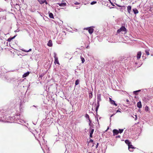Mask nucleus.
I'll use <instances>...</instances> for the list:
<instances>
[{"label":"nucleus","instance_id":"obj_1","mask_svg":"<svg viewBox=\"0 0 153 153\" xmlns=\"http://www.w3.org/2000/svg\"><path fill=\"white\" fill-rule=\"evenodd\" d=\"M126 29L124 27H122L120 29H118L117 31V33H120L121 32H125V33L126 32Z\"/></svg>","mask_w":153,"mask_h":153},{"label":"nucleus","instance_id":"obj_2","mask_svg":"<svg viewBox=\"0 0 153 153\" xmlns=\"http://www.w3.org/2000/svg\"><path fill=\"white\" fill-rule=\"evenodd\" d=\"M97 103H98V105L96 108V111L97 110V108L99 106V103L100 101L101 100V95L100 94H98L97 96Z\"/></svg>","mask_w":153,"mask_h":153},{"label":"nucleus","instance_id":"obj_3","mask_svg":"<svg viewBox=\"0 0 153 153\" xmlns=\"http://www.w3.org/2000/svg\"><path fill=\"white\" fill-rule=\"evenodd\" d=\"M84 30H88L89 33L90 34L92 33L94 31V29L91 27L85 28Z\"/></svg>","mask_w":153,"mask_h":153},{"label":"nucleus","instance_id":"obj_4","mask_svg":"<svg viewBox=\"0 0 153 153\" xmlns=\"http://www.w3.org/2000/svg\"><path fill=\"white\" fill-rule=\"evenodd\" d=\"M54 58L55 59L54 63L56 64H59V61L58 60V58L56 56V54L55 53H54Z\"/></svg>","mask_w":153,"mask_h":153},{"label":"nucleus","instance_id":"obj_5","mask_svg":"<svg viewBox=\"0 0 153 153\" xmlns=\"http://www.w3.org/2000/svg\"><path fill=\"white\" fill-rule=\"evenodd\" d=\"M60 7H64L66 6V3L64 1H62L61 3H58L57 4Z\"/></svg>","mask_w":153,"mask_h":153},{"label":"nucleus","instance_id":"obj_6","mask_svg":"<svg viewBox=\"0 0 153 153\" xmlns=\"http://www.w3.org/2000/svg\"><path fill=\"white\" fill-rule=\"evenodd\" d=\"M110 102L111 103L112 105H115V106H117V104L115 103V101L111 99L110 98H109Z\"/></svg>","mask_w":153,"mask_h":153},{"label":"nucleus","instance_id":"obj_7","mask_svg":"<svg viewBox=\"0 0 153 153\" xmlns=\"http://www.w3.org/2000/svg\"><path fill=\"white\" fill-rule=\"evenodd\" d=\"M128 148L130 151L133 152L134 147L132 145H129V146H128Z\"/></svg>","mask_w":153,"mask_h":153},{"label":"nucleus","instance_id":"obj_8","mask_svg":"<svg viewBox=\"0 0 153 153\" xmlns=\"http://www.w3.org/2000/svg\"><path fill=\"white\" fill-rule=\"evenodd\" d=\"M113 135L115 136L117 135L119 133V131L117 129H114L113 130Z\"/></svg>","mask_w":153,"mask_h":153},{"label":"nucleus","instance_id":"obj_9","mask_svg":"<svg viewBox=\"0 0 153 153\" xmlns=\"http://www.w3.org/2000/svg\"><path fill=\"white\" fill-rule=\"evenodd\" d=\"M141 55V53L140 51H139L137 52V59L140 58Z\"/></svg>","mask_w":153,"mask_h":153},{"label":"nucleus","instance_id":"obj_10","mask_svg":"<svg viewBox=\"0 0 153 153\" xmlns=\"http://www.w3.org/2000/svg\"><path fill=\"white\" fill-rule=\"evenodd\" d=\"M137 107L139 108H141L142 107V104L141 103L140 101H139V102H138L137 104Z\"/></svg>","mask_w":153,"mask_h":153},{"label":"nucleus","instance_id":"obj_11","mask_svg":"<svg viewBox=\"0 0 153 153\" xmlns=\"http://www.w3.org/2000/svg\"><path fill=\"white\" fill-rule=\"evenodd\" d=\"M48 45L50 47H51L52 46V42L51 40H49L48 43Z\"/></svg>","mask_w":153,"mask_h":153},{"label":"nucleus","instance_id":"obj_12","mask_svg":"<svg viewBox=\"0 0 153 153\" xmlns=\"http://www.w3.org/2000/svg\"><path fill=\"white\" fill-rule=\"evenodd\" d=\"M29 74V72H27L25 73L22 76L23 77H25L28 76Z\"/></svg>","mask_w":153,"mask_h":153},{"label":"nucleus","instance_id":"obj_13","mask_svg":"<svg viewBox=\"0 0 153 153\" xmlns=\"http://www.w3.org/2000/svg\"><path fill=\"white\" fill-rule=\"evenodd\" d=\"M131 6H128L127 7L128 11V13H130V11H131Z\"/></svg>","mask_w":153,"mask_h":153},{"label":"nucleus","instance_id":"obj_14","mask_svg":"<svg viewBox=\"0 0 153 153\" xmlns=\"http://www.w3.org/2000/svg\"><path fill=\"white\" fill-rule=\"evenodd\" d=\"M125 142L126 144L128 145V146H129V145H131V143L127 140H126L125 141Z\"/></svg>","mask_w":153,"mask_h":153},{"label":"nucleus","instance_id":"obj_15","mask_svg":"<svg viewBox=\"0 0 153 153\" xmlns=\"http://www.w3.org/2000/svg\"><path fill=\"white\" fill-rule=\"evenodd\" d=\"M149 49H146L145 51V52L147 55H149Z\"/></svg>","mask_w":153,"mask_h":153},{"label":"nucleus","instance_id":"obj_16","mask_svg":"<svg viewBox=\"0 0 153 153\" xmlns=\"http://www.w3.org/2000/svg\"><path fill=\"white\" fill-rule=\"evenodd\" d=\"M141 90H138L136 91H134V95H137L138 94V92L140 91Z\"/></svg>","mask_w":153,"mask_h":153},{"label":"nucleus","instance_id":"obj_17","mask_svg":"<svg viewBox=\"0 0 153 153\" xmlns=\"http://www.w3.org/2000/svg\"><path fill=\"white\" fill-rule=\"evenodd\" d=\"M49 16L51 18H53V14L52 13H49Z\"/></svg>","mask_w":153,"mask_h":153},{"label":"nucleus","instance_id":"obj_18","mask_svg":"<svg viewBox=\"0 0 153 153\" xmlns=\"http://www.w3.org/2000/svg\"><path fill=\"white\" fill-rule=\"evenodd\" d=\"M22 50L23 51L27 52L31 51V49H30L28 50H27V51H25L24 49H22Z\"/></svg>","mask_w":153,"mask_h":153},{"label":"nucleus","instance_id":"obj_19","mask_svg":"<svg viewBox=\"0 0 153 153\" xmlns=\"http://www.w3.org/2000/svg\"><path fill=\"white\" fill-rule=\"evenodd\" d=\"M79 83V80L78 79H77L76 80L75 82V85H78Z\"/></svg>","mask_w":153,"mask_h":153},{"label":"nucleus","instance_id":"obj_20","mask_svg":"<svg viewBox=\"0 0 153 153\" xmlns=\"http://www.w3.org/2000/svg\"><path fill=\"white\" fill-rule=\"evenodd\" d=\"M81 60L82 63H83L85 62V61L84 58L82 57L81 56Z\"/></svg>","mask_w":153,"mask_h":153},{"label":"nucleus","instance_id":"obj_21","mask_svg":"<svg viewBox=\"0 0 153 153\" xmlns=\"http://www.w3.org/2000/svg\"><path fill=\"white\" fill-rule=\"evenodd\" d=\"M94 131V129H91V131H90V134H93Z\"/></svg>","mask_w":153,"mask_h":153},{"label":"nucleus","instance_id":"obj_22","mask_svg":"<svg viewBox=\"0 0 153 153\" xmlns=\"http://www.w3.org/2000/svg\"><path fill=\"white\" fill-rule=\"evenodd\" d=\"M97 3V1H93L91 3V5H93L94 4H95Z\"/></svg>","mask_w":153,"mask_h":153},{"label":"nucleus","instance_id":"obj_23","mask_svg":"<svg viewBox=\"0 0 153 153\" xmlns=\"http://www.w3.org/2000/svg\"><path fill=\"white\" fill-rule=\"evenodd\" d=\"M118 131H119V133H121L123 132V129H119Z\"/></svg>","mask_w":153,"mask_h":153},{"label":"nucleus","instance_id":"obj_24","mask_svg":"<svg viewBox=\"0 0 153 153\" xmlns=\"http://www.w3.org/2000/svg\"><path fill=\"white\" fill-rule=\"evenodd\" d=\"M89 97L90 98H92V94L91 93H90L89 94Z\"/></svg>","mask_w":153,"mask_h":153},{"label":"nucleus","instance_id":"obj_25","mask_svg":"<svg viewBox=\"0 0 153 153\" xmlns=\"http://www.w3.org/2000/svg\"><path fill=\"white\" fill-rule=\"evenodd\" d=\"M149 108L148 106H146L145 107V110L146 111H149Z\"/></svg>","mask_w":153,"mask_h":153},{"label":"nucleus","instance_id":"obj_26","mask_svg":"<svg viewBox=\"0 0 153 153\" xmlns=\"http://www.w3.org/2000/svg\"><path fill=\"white\" fill-rule=\"evenodd\" d=\"M85 117L86 118H88L90 122V120L89 119V115L88 114H86V115H85Z\"/></svg>","mask_w":153,"mask_h":153},{"label":"nucleus","instance_id":"obj_27","mask_svg":"<svg viewBox=\"0 0 153 153\" xmlns=\"http://www.w3.org/2000/svg\"><path fill=\"white\" fill-rule=\"evenodd\" d=\"M138 11L136 9H134V14H137L138 13Z\"/></svg>","mask_w":153,"mask_h":153},{"label":"nucleus","instance_id":"obj_28","mask_svg":"<svg viewBox=\"0 0 153 153\" xmlns=\"http://www.w3.org/2000/svg\"><path fill=\"white\" fill-rule=\"evenodd\" d=\"M39 1L40 2V3L41 4H42V3H44V1Z\"/></svg>","mask_w":153,"mask_h":153},{"label":"nucleus","instance_id":"obj_29","mask_svg":"<svg viewBox=\"0 0 153 153\" xmlns=\"http://www.w3.org/2000/svg\"><path fill=\"white\" fill-rule=\"evenodd\" d=\"M74 4L76 5H77L79 4V3L78 2H75L74 3Z\"/></svg>","mask_w":153,"mask_h":153},{"label":"nucleus","instance_id":"obj_30","mask_svg":"<svg viewBox=\"0 0 153 153\" xmlns=\"http://www.w3.org/2000/svg\"><path fill=\"white\" fill-rule=\"evenodd\" d=\"M90 136L91 137H92V134H90Z\"/></svg>","mask_w":153,"mask_h":153},{"label":"nucleus","instance_id":"obj_31","mask_svg":"<svg viewBox=\"0 0 153 153\" xmlns=\"http://www.w3.org/2000/svg\"><path fill=\"white\" fill-rule=\"evenodd\" d=\"M98 144H99L98 143H97V145L96 146V148H97V147H98Z\"/></svg>","mask_w":153,"mask_h":153},{"label":"nucleus","instance_id":"obj_32","mask_svg":"<svg viewBox=\"0 0 153 153\" xmlns=\"http://www.w3.org/2000/svg\"><path fill=\"white\" fill-rule=\"evenodd\" d=\"M135 120H136L137 119V115H135Z\"/></svg>","mask_w":153,"mask_h":153},{"label":"nucleus","instance_id":"obj_33","mask_svg":"<svg viewBox=\"0 0 153 153\" xmlns=\"http://www.w3.org/2000/svg\"><path fill=\"white\" fill-rule=\"evenodd\" d=\"M141 65V64H140V65H139V66H137V68H138V67H139Z\"/></svg>","mask_w":153,"mask_h":153},{"label":"nucleus","instance_id":"obj_34","mask_svg":"<svg viewBox=\"0 0 153 153\" xmlns=\"http://www.w3.org/2000/svg\"><path fill=\"white\" fill-rule=\"evenodd\" d=\"M120 112V111L118 110L117 111V112Z\"/></svg>","mask_w":153,"mask_h":153},{"label":"nucleus","instance_id":"obj_35","mask_svg":"<svg viewBox=\"0 0 153 153\" xmlns=\"http://www.w3.org/2000/svg\"><path fill=\"white\" fill-rule=\"evenodd\" d=\"M120 136H117V137H120Z\"/></svg>","mask_w":153,"mask_h":153},{"label":"nucleus","instance_id":"obj_36","mask_svg":"<svg viewBox=\"0 0 153 153\" xmlns=\"http://www.w3.org/2000/svg\"><path fill=\"white\" fill-rule=\"evenodd\" d=\"M126 101L127 102H128V100H126Z\"/></svg>","mask_w":153,"mask_h":153},{"label":"nucleus","instance_id":"obj_37","mask_svg":"<svg viewBox=\"0 0 153 153\" xmlns=\"http://www.w3.org/2000/svg\"><path fill=\"white\" fill-rule=\"evenodd\" d=\"M91 142H93V140H92L91 139Z\"/></svg>","mask_w":153,"mask_h":153},{"label":"nucleus","instance_id":"obj_38","mask_svg":"<svg viewBox=\"0 0 153 153\" xmlns=\"http://www.w3.org/2000/svg\"><path fill=\"white\" fill-rule=\"evenodd\" d=\"M2 121V120L1 119H0V121Z\"/></svg>","mask_w":153,"mask_h":153},{"label":"nucleus","instance_id":"obj_39","mask_svg":"<svg viewBox=\"0 0 153 153\" xmlns=\"http://www.w3.org/2000/svg\"><path fill=\"white\" fill-rule=\"evenodd\" d=\"M8 41H10V39H8Z\"/></svg>","mask_w":153,"mask_h":153},{"label":"nucleus","instance_id":"obj_40","mask_svg":"<svg viewBox=\"0 0 153 153\" xmlns=\"http://www.w3.org/2000/svg\"><path fill=\"white\" fill-rule=\"evenodd\" d=\"M8 41H10V39H8Z\"/></svg>","mask_w":153,"mask_h":153},{"label":"nucleus","instance_id":"obj_41","mask_svg":"<svg viewBox=\"0 0 153 153\" xmlns=\"http://www.w3.org/2000/svg\"><path fill=\"white\" fill-rule=\"evenodd\" d=\"M136 97L134 96V98H136Z\"/></svg>","mask_w":153,"mask_h":153},{"label":"nucleus","instance_id":"obj_42","mask_svg":"<svg viewBox=\"0 0 153 153\" xmlns=\"http://www.w3.org/2000/svg\"><path fill=\"white\" fill-rule=\"evenodd\" d=\"M133 11H134V9H133Z\"/></svg>","mask_w":153,"mask_h":153},{"label":"nucleus","instance_id":"obj_43","mask_svg":"<svg viewBox=\"0 0 153 153\" xmlns=\"http://www.w3.org/2000/svg\"><path fill=\"white\" fill-rule=\"evenodd\" d=\"M137 64V63H135V64Z\"/></svg>","mask_w":153,"mask_h":153},{"label":"nucleus","instance_id":"obj_44","mask_svg":"<svg viewBox=\"0 0 153 153\" xmlns=\"http://www.w3.org/2000/svg\"><path fill=\"white\" fill-rule=\"evenodd\" d=\"M23 0V1L24 0Z\"/></svg>","mask_w":153,"mask_h":153}]
</instances>
